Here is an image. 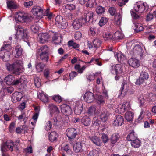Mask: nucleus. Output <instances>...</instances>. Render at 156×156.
I'll return each instance as SVG.
<instances>
[{"mask_svg":"<svg viewBox=\"0 0 156 156\" xmlns=\"http://www.w3.org/2000/svg\"><path fill=\"white\" fill-rule=\"evenodd\" d=\"M6 66L8 71L15 74H19L24 70L23 62L21 60H16L12 64L7 63Z\"/></svg>","mask_w":156,"mask_h":156,"instance_id":"nucleus-1","label":"nucleus"},{"mask_svg":"<svg viewBox=\"0 0 156 156\" xmlns=\"http://www.w3.org/2000/svg\"><path fill=\"white\" fill-rule=\"evenodd\" d=\"M49 107L51 116L50 119L53 121V124H55L62 121L61 117L58 115L60 112L57 107L53 104H50Z\"/></svg>","mask_w":156,"mask_h":156,"instance_id":"nucleus-2","label":"nucleus"},{"mask_svg":"<svg viewBox=\"0 0 156 156\" xmlns=\"http://www.w3.org/2000/svg\"><path fill=\"white\" fill-rule=\"evenodd\" d=\"M11 47L10 44H5L2 47L0 50V57L3 61L6 62L9 60L11 55L9 51Z\"/></svg>","mask_w":156,"mask_h":156,"instance_id":"nucleus-3","label":"nucleus"},{"mask_svg":"<svg viewBox=\"0 0 156 156\" xmlns=\"http://www.w3.org/2000/svg\"><path fill=\"white\" fill-rule=\"evenodd\" d=\"M15 29L16 37L17 38H22L23 41H26L28 38L27 34V30L19 25H16Z\"/></svg>","mask_w":156,"mask_h":156,"instance_id":"nucleus-4","label":"nucleus"},{"mask_svg":"<svg viewBox=\"0 0 156 156\" xmlns=\"http://www.w3.org/2000/svg\"><path fill=\"white\" fill-rule=\"evenodd\" d=\"M149 6L146 2H138L134 5L133 10L138 13H144L148 10Z\"/></svg>","mask_w":156,"mask_h":156,"instance_id":"nucleus-5","label":"nucleus"},{"mask_svg":"<svg viewBox=\"0 0 156 156\" xmlns=\"http://www.w3.org/2000/svg\"><path fill=\"white\" fill-rule=\"evenodd\" d=\"M48 48L46 46L41 47L37 50V54L40 56V58L42 60L47 62L48 59Z\"/></svg>","mask_w":156,"mask_h":156,"instance_id":"nucleus-6","label":"nucleus"},{"mask_svg":"<svg viewBox=\"0 0 156 156\" xmlns=\"http://www.w3.org/2000/svg\"><path fill=\"white\" fill-rule=\"evenodd\" d=\"M111 71L113 74L116 75L115 79L117 80L119 79L120 74L123 72V68L121 64L113 65L112 66Z\"/></svg>","mask_w":156,"mask_h":156,"instance_id":"nucleus-7","label":"nucleus"},{"mask_svg":"<svg viewBox=\"0 0 156 156\" xmlns=\"http://www.w3.org/2000/svg\"><path fill=\"white\" fill-rule=\"evenodd\" d=\"M28 17L27 14L24 12H17L15 16V20L16 22H26L28 20Z\"/></svg>","mask_w":156,"mask_h":156,"instance_id":"nucleus-8","label":"nucleus"},{"mask_svg":"<svg viewBox=\"0 0 156 156\" xmlns=\"http://www.w3.org/2000/svg\"><path fill=\"white\" fill-rule=\"evenodd\" d=\"M78 129L74 128H68L66 132V134L69 140L71 141L74 139L78 132Z\"/></svg>","mask_w":156,"mask_h":156,"instance_id":"nucleus-9","label":"nucleus"},{"mask_svg":"<svg viewBox=\"0 0 156 156\" xmlns=\"http://www.w3.org/2000/svg\"><path fill=\"white\" fill-rule=\"evenodd\" d=\"M14 146L13 142L11 140H8L6 141L5 143H4L2 144L1 146V150L3 153L5 152L8 150L12 151L13 150Z\"/></svg>","mask_w":156,"mask_h":156,"instance_id":"nucleus-10","label":"nucleus"},{"mask_svg":"<svg viewBox=\"0 0 156 156\" xmlns=\"http://www.w3.org/2000/svg\"><path fill=\"white\" fill-rule=\"evenodd\" d=\"M31 12L34 17L39 19L42 17L43 16V10L39 6H34L31 10Z\"/></svg>","mask_w":156,"mask_h":156,"instance_id":"nucleus-11","label":"nucleus"},{"mask_svg":"<svg viewBox=\"0 0 156 156\" xmlns=\"http://www.w3.org/2000/svg\"><path fill=\"white\" fill-rule=\"evenodd\" d=\"M130 107L129 103L128 102H124L119 104L116 108L115 112L120 114L123 113L125 111Z\"/></svg>","mask_w":156,"mask_h":156,"instance_id":"nucleus-12","label":"nucleus"},{"mask_svg":"<svg viewBox=\"0 0 156 156\" xmlns=\"http://www.w3.org/2000/svg\"><path fill=\"white\" fill-rule=\"evenodd\" d=\"M55 24L58 27L64 29L67 27V23L65 20H63L62 16H58L55 19Z\"/></svg>","mask_w":156,"mask_h":156,"instance_id":"nucleus-13","label":"nucleus"},{"mask_svg":"<svg viewBox=\"0 0 156 156\" xmlns=\"http://www.w3.org/2000/svg\"><path fill=\"white\" fill-rule=\"evenodd\" d=\"M62 112L66 115H69L72 113V110L71 107L66 104H63L60 106Z\"/></svg>","mask_w":156,"mask_h":156,"instance_id":"nucleus-14","label":"nucleus"},{"mask_svg":"<svg viewBox=\"0 0 156 156\" xmlns=\"http://www.w3.org/2000/svg\"><path fill=\"white\" fill-rule=\"evenodd\" d=\"M83 98L84 101L88 103L93 102L95 98H97L94 94L90 92H86L84 95Z\"/></svg>","mask_w":156,"mask_h":156,"instance_id":"nucleus-15","label":"nucleus"},{"mask_svg":"<svg viewBox=\"0 0 156 156\" xmlns=\"http://www.w3.org/2000/svg\"><path fill=\"white\" fill-rule=\"evenodd\" d=\"M83 106V104L80 101H76L73 106L74 112L76 114L79 115L82 110Z\"/></svg>","mask_w":156,"mask_h":156,"instance_id":"nucleus-16","label":"nucleus"},{"mask_svg":"<svg viewBox=\"0 0 156 156\" xmlns=\"http://www.w3.org/2000/svg\"><path fill=\"white\" fill-rule=\"evenodd\" d=\"M128 63L131 67L134 69L138 68L140 66V61L137 58H130L128 61Z\"/></svg>","mask_w":156,"mask_h":156,"instance_id":"nucleus-17","label":"nucleus"},{"mask_svg":"<svg viewBox=\"0 0 156 156\" xmlns=\"http://www.w3.org/2000/svg\"><path fill=\"white\" fill-rule=\"evenodd\" d=\"M124 119L121 115H119L115 116L114 120L112 122L114 126H120L123 123Z\"/></svg>","mask_w":156,"mask_h":156,"instance_id":"nucleus-18","label":"nucleus"},{"mask_svg":"<svg viewBox=\"0 0 156 156\" xmlns=\"http://www.w3.org/2000/svg\"><path fill=\"white\" fill-rule=\"evenodd\" d=\"M81 19H76L74 20L72 24V26L76 30H78L80 28L83 24L85 23Z\"/></svg>","mask_w":156,"mask_h":156,"instance_id":"nucleus-19","label":"nucleus"},{"mask_svg":"<svg viewBox=\"0 0 156 156\" xmlns=\"http://www.w3.org/2000/svg\"><path fill=\"white\" fill-rule=\"evenodd\" d=\"M102 93L103 95V97L101 95H98L97 98L98 102L100 104L104 103H105L104 98H108L107 92L105 89L103 90Z\"/></svg>","mask_w":156,"mask_h":156,"instance_id":"nucleus-20","label":"nucleus"},{"mask_svg":"<svg viewBox=\"0 0 156 156\" xmlns=\"http://www.w3.org/2000/svg\"><path fill=\"white\" fill-rule=\"evenodd\" d=\"M38 36L41 42L42 43H44L48 41L50 38L49 35L47 33L40 34Z\"/></svg>","mask_w":156,"mask_h":156,"instance_id":"nucleus-21","label":"nucleus"},{"mask_svg":"<svg viewBox=\"0 0 156 156\" xmlns=\"http://www.w3.org/2000/svg\"><path fill=\"white\" fill-rule=\"evenodd\" d=\"M112 54H114V57L117 59L118 61L122 63L123 61L126 59L125 56L121 52H114V51L112 52Z\"/></svg>","mask_w":156,"mask_h":156,"instance_id":"nucleus-22","label":"nucleus"},{"mask_svg":"<svg viewBox=\"0 0 156 156\" xmlns=\"http://www.w3.org/2000/svg\"><path fill=\"white\" fill-rule=\"evenodd\" d=\"M93 13L92 12H87L85 16L82 19L84 23L88 21H92L93 20Z\"/></svg>","mask_w":156,"mask_h":156,"instance_id":"nucleus-23","label":"nucleus"},{"mask_svg":"<svg viewBox=\"0 0 156 156\" xmlns=\"http://www.w3.org/2000/svg\"><path fill=\"white\" fill-rule=\"evenodd\" d=\"M23 50L21 46L19 45H17L13 51V53L16 57H18L22 55Z\"/></svg>","mask_w":156,"mask_h":156,"instance_id":"nucleus-24","label":"nucleus"},{"mask_svg":"<svg viewBox=\"0 0 156 156\" xmlns=\"http://www.w3.org/2000/svg\"><path fill=\"white\" fill-rule=\"evenodd\" d=\"M38 97L40 100L44 103H46L48 101V96L43 92L41 91V93L39 92L38 94Z\"/></svg>","mask_w":156,"mask_h":156,"instance_id":"nucleus-25","label":"nucleus"},{"mask_svg":"<svg viewBox=\"0 0 156 156\" xmlns=\"http://www.w3.org/2000/svg\"><path fill=\"white\" fill-rule=\"evenodd\" d=\"M15 80V77L12 75H9L5 78L4 81L7 85H12L14 81Z\"/></svg>","mask_w":156,"mask_h":156,"instance_id":"nucleus-26","label":"nucleus"},{"mask_svg":"<svg viewBox=\"0 0 156 156\" xmlns=\"http://www.w3.org/2000/svg\"><path fill=\"white\" fill-rule=\"evenodd\" d=\"M23 95L22 94L21 92H16L14 93L12 95V100L14 101H20L22 98Z\"/></svg>","mask_w":156,"mask_h":156,"instance_id":"nucleus-27","label":"nucleus"},{"mask_svg":"<svg viewBox=\"0 0 156 156\" xmlns=\"http://www.w3.org/2000/svg\"><path fill=\"white\" fill-rule=\"evenodd\" d=\"M90 139L95 145L97 146L101 145V142L100 139L97 136H90Z\"/></svg>","mask_w":156,"mask_h":156,"instance_id":"nucleus-28","label":"nucleus"},{"mask_svg":"<svg viewBox=\"0 0 156 156\" xmlns=\"http://www.w3.org/2000/svg\"><path fill=\"white\" fill-rule=\"evenodd\" d=\"M129 87L126 83H123L121 88V93L120 95L122 97H124L126 94L128 92L129 90Z\"/></svg>","mask_w":156,"mask_h":156,"instance_id":"nucleus-29","label":"nucleus"},{"mask_svg":"<svg viewBox=\"0 0 156 156\" xmlns=\"http://www.w3.org/2000/svg\"><path fill=\"white\" fill-rule=\"evenodd\" d=\"M73 149L76 152H78L82 151L81 143L79 142L75 143L73 146Z\"/></svg>","mask_w":156,"mask_h":156,"instance_id":"nucleus-30","label":"nucleus"},{"mask_svg":"<svg viewBox=\"0 0 156 156\" xmlns=\"http://www.w3.org/2000/svg\"><path fill=\"white\" fill-rule=\"evenodd\" d=\"M101 76L100 72H97L95 74L93 73H90L89 75L87 76V80L89 81H91L94 80L95 77Z\"/></svg>","mask_w":156,"mask_h":156,"instance_id":"nucleus-31","label":"nucleus"},{"mask_svg":"<svg viewBox=\"0 0 156 156\" xmlns=\"http://www.w3.org/2000/svg\"><path fill=\"white\" fill-rule=\"evenodd\" d=\"M133 116V113L130 111L126 112L125 114V119L129 122H131L132 121Z\"/></svg>","mask_w":156,"mask_h":156,"instance_id":"nucleus-32","label":"nucleus"},{"mask_svg":"<svg viewBox=\"0 0 156 156\" xmlns=\"http://www.w3.org/2000/svg\"><path fill=\"white\" fill-rule=\"evenodd\" d=\"M58 136V134L55 131L52 132L49 136V139L51 142L54 141L56 140Z\"/></svg>","mask_w":156,"mask_h":156,"instance_id":"nucleus-33","label":"nucleus"},{"mask_svg":"<svg viewBox=\"0 0 156 156\" xmlns=\"http://www.w3.org/2000/svg\"><path fill=\"white\" fill-rule=\"evenodd\" d=\"M52 41L56 44H59L61 41V36L58 34H56L54 35L52 38Z\"/></svg>","mask_w":156,"mask_h":156,"instance_id":"nucleus-34","label":"nucleus"},{"mask_svg":"<svg viewBox=\"0 0 156 156\" xmlns=\"http://www.w3.org/2000/svg\"><path fill=\"white\" fill-rule=\"evenodd\" d=\"M119 138V135L117 133L112 134L111 137V140L112 144H115Z\"/></svg>","mask_w":156,"mask_h":156,"instance_id":"nucleus-35","label":"nucleus"},{"mask_svg":"<svg viewBox=\"0 0 156 156\" xmlns=\"http://www.w3.org/2000/svg\"><path fill=\"white\" fill-rule=\"evenodd\" d=\"M114 22L117 25L120 24L121 22L122 15L118 13L114 17Z\"/></svg>","mask_w":156,"mask_h":156,"instance_id":"nucleus-36","label":"nucleus"},{"mask_svg":"<svg viewBox=\"0 0 156 156\" xmlns=\"http://www.w3.org/2000/svg\"><path fill=\"white\" fill-rule=\"evenodd\" d=\"M131 145L133 147L139 148L141 145V142L139 140L136 139L131 142Z\"/></svg>","mask_w":156,"mask_h":156,"instance_id":"nucleus-37","label":"nucleus"},{"mask_svg":"<svg viewBox=\"0 0 156 156\" xmlns=\"http://www.w3.org/2000/svg\"><path fill=\"white\" fill-rule=\"evenodd\" d=\"M81 122L82 123L86 126L89 125L90 123V119L88 116H85L83 117L82 119Z\"/></svg>","mask_w":156,"mask_h":156,"instance_id":"nucleus-38","label":"nucleus"},{"mask_svg":"<svg viewBox=\"0 0 156 156\" xmlns=\"http://www.w3.org/2000/svg\"><path fill=\"white\" fill-rule=\"evenodd\" d=\"M96 106H92L89 108L88 110V113L90 115H92L95 114L98 115V113L97 112H96Z\"/></svg>","mask_w":156,"mask_h":156,"instance_id":"nucleus-39","label":"nucleus"},{"mask_svg":"<svg viewBox=\"0 0 156 156\" xmlns=\"http://www.w3.org/2000/svg\"><path fill=\"white\" fill-rule=\"evenodd\" d=\"M93 43L94 45V48L97 49L100 47L101 44V41L98 38H96L93 40Z\"/></svg>","mask_w":156,"mask_h":156,"instance_id":"nucleus-40","label":"nucleus"},{"mask_svg":"<svg viewBox=\"0 0 156 156\" xmlns=\"http://www.w3.org/2000/svg\"><path fill=\"white\" fill-rule=\"evenodd\" d=\"M136 133L134 132H131L127 137V139L128 141H132L133 140L136 139Z\"/></svg>","mask_w":156,"mask_h":156,"instance_id":"nucleus-41","label":"nucleus"},{"mask_svg":"<svg viewBox=\"0 0 156 156\" xmlns=\"http://www.w3.org/2000/svg\"><path fill=\"white\" fill-rule=\"evenodd\" d=\"M31 29L34 33L37 32L39 29V23H37L32 25L31 27Z\"/></svg>","mask_w":156,"mask_h":156,"instance_id":"nucleus-42","label":"nucleus"},{"mask_svg":"<svg viewBox=\"0 0 156 156\" xmlns=\"http://www.w3.org/2000/svg\"><path fill=\"white\" fill-rule=\"evenodd\" d=\"M135 27L134 30L137 32L142 31L143 30V27L140 24L138 23H135L134 24Z\"/></svg>","mask_w":156,"mask_h":156,"instance_id":"nucleus-43","label":"nucleus"},{"mask_svg":"<svg viewBox=\"0 0 156 156\" xmlns=\"http://www.w3.org/2000/svg\"><path fill=\"white\" fill-rule=\"evenodd\" d=\"M44 67V65L41 63H37L36 65V69L38 72H42Z\"/></svg>","mask_w":156,"mask_h":156,"instance_id":"nucleus-44","label":"nucleus"},{"mask_svg":"<svg viewBox=\"0 0 156 156\" xmlns=\"http://www.w3.org/2000/svg\"><path fill=\"white\" fill-rule=\"evenodd\" d=\"M140 77L145 81L148 79L149 76L147 73L144 71L140 73Z\"/></svg>","mask_w":156,"mask_h":156,"instance_id":"nucleus-45","label":"nucleus"},{"mask_svg":"<svg viewBox=\"0 0 156 156\" xmlns=\"http://www.w3.org/2000/svg\"><path fill=\"white\" fill-rule=\"evenodd\" d=\"M7 4L8 7L11 9H16L17 7L16 5L12 1H8Z\"/></svg>","mask_w":156,"mask_h":156,"instance_id":"nucleus-46","label":"nucleus"},{"mask_svg":"<svg viewBox=\"0 0 156 156\" xmlns=\"http://www.w3.org/2000/svg\"><path fill=\"white\" fill-rule=\"evenodd\" d=\"M96 5V3L95 0H88L86 4V6L87 7L91 8L93 7Z\"/></svg>","mask_w":156,"mask_h":156,"instance_id":"nucleus-47","label":"nucleus"},{"mask_svg":"<svg viewBox=\"0 0 156 156\" xmlns=\"http://www.w3.org/2000/svg\"><path fill=\"white\" fill-rule=\"evenodd\" d=\"M108 21V19L106 17H101L99 21V25L102 27Z\"/></svg>","mask_w":156,"mask_h":156,"instance_id":"nucleus-48","label":"nucleus"},{"mask_svg":"<svg viewBox=\"0 0 156 156\" xmlns=\"http://www.w3.org/2000/svg\"><path fill=\"white\" fill-rule=\"evenodd\" d=\"M96 11L98 14H102L104 12L105 9L102 6H97L96 8Z\"/></svg>","mask_w":156,"mask_h":156,"instance_id":"nucleus-49","label":"nucleus"},{"mask_svg":"<svg viewBox=\"0 0 156 156\" xmlns=\"http://www.w3.org/2000/svg\"><path fill=\"white\" fill-rule=\"evenodd\" d=\"M107 112H104L102 113L100 115V118L103 122L106 121L107 120Z\"/></svg>","mask_w":156,"mask_h":156,"instance_id":"nucleus-50","label":"nucleus"},{"mask_svg":"<svg viewBox=\"0 0 156 156\" xmlns=\"http://www.w3.org/2000/svg\"><path fill=\"white\" fill-rule=\"evenodd\" d=\"M44 15L45 16H47L49 20H51L53 16L52 13L49 12V9L48 8L47 9L45 12Z\"/></svg>","mask_w":156,"mask_h":156,"instance_id":"nucleus-51","label":"nucleus"},{"mask_svg":"<svg viewBox=\"0 0 156 156\" xmlns=\"http://www.w3.org/2000/svg\"><path fill=\"white\" fill-rule=\"evenodd\" d=\"M115 38L117 39H122L123 38L124 35L119 31H116L115 34Z\"/></svg>","mask_w":156,"mask_h":156,"instance_id":"nucleus-52","label":"nucleus"},{"mask_svg":"<svg viewBox=\"0 0 156 156\" xmlns=\"http://www.w3.org/2000/svg\"><path fill=\"white\" fill-rule=\"evenodd\" d=\"M135 53L138 54L141 53L142 52V50L140 46L139 45H136L133 48Z\"/></svg>","mask_w":156,"mask_h":156,"instance_id":"nucleus-53","label":"nucleus"},{"mask_svg":"<svg viewBox=\"0 0 156 156\" xmlns=\"http://www.w3.org/2000/svg\"><path fill=\"white\" fill-rule=\"evenodd\" d=\"M138 102L140 106H142L145 102V99L142 95H140L138 98Z\"/></svg>","mask_w":156,"mask_h":156,"instance_id":"nucleus-54","label":"nucleus"},{"mask_svg":"<svg viewBox=\"0 0 156 156\" xmlns=\"http://www.w3.org/2000/svg\"><path fill=\"white\" fill-rule=\"evenodd\" d=\"M34 81L35 85L37 87H39L41 86V82L40 80L37 77H35L34 78Z\"/></svg>","mask_w":156,"mask_h":156,"instance_id":"nucleus-55","label":"nucleus"},{"mask_svg":"<svg viewBox=\"0 0 156 156\" xmlns=\"http://www.w3.org/2000/svg\"><path fill=\"white\" fill-rule=\"evenodd\" d=\"M99 154L98 151L94 150L90 151L87 156H98Z\"/></svg>","mask_w":156,"mask_h":156,"instance_id":"nucleus-56","label":"nucleus"},{"mask_svg":"<svg viewBox=\"0 0 156 156\" xmlns=\"http://www.w3.org/2000/svg\"><path fill=\"white\" fill-rule=\"evenodd\" d=\"M103 38L105 40H108L112 39L113 38V36L112 34L109 33H107L103 35Z\"/></svg>","mask_w":156,"mask_h":156,"instance_id":"nucleus-57","label":"nucleus"},{"mask_svg":"<svg viewBox=\"0 0 156 156\" xmlns=\"http://www.w3.org/2000/svg\"><path fill=\"white\" fill-rule=\"evenodd\" d=\"M20 83L21 85L23 86L26 85L27 83V81L26 78L24 76H21L19 79Z\"/></svg>","mask_w":156,"mask_h":156,"instance_id":"nucleus-58","label":"nucleus"},{"mask_svg":"<svg viewBox=\"0 0 156 156\" xmlns=\"http://www.w3.org/2000/svg\"><path fill=\"white\" fill-rule=\"evenodd\" d=\"M131 14L132 16V18L133 20H138L139 19L140 16L136 13L134 12V11L132 10L131 11Z\"/></svg>","mask_w":156,"mask_h":156,"instance_id":"nucleus-59","label":"nucleus"},{"mask_svg":"<svg viewBox=\"0 0 156 156\" xmlns=\"http://www.w3.org/2000/svg\"><path fill=\"white\" fill-rule=\"evenodd\" d=\"M53 100L56 102L60 103L62 101V98L58 95H54L53 97Z\"/></svg>","mask_w":156,"mask_h":156,"instance_id":"nucleus-60","label":"nucleus"},{"mask_svg":"<svg viewBox=\"0 0 156 156\" xmlns=\"http://www.w3.org/2000/svg\"><path fill=\"white\" fill-rule=\"evenodd\" d=\"M75 6L74 5L71 4H67L65 6V9L69 10H72L75 9Z\"/></svg>","mask_w":156,"mask_h":156,"instance_id":"nucleus-61","label":"nucleus"},{"mask_svg":"<svg viewBox=\"0 0 156 156\" xmlns=\"http://www.w3.org/2000/svg\"><path fill=\"white\" fill-rule=\"evenodd\" d=\"M145 81L143 80L142 78H141L140 77L139 78L136 80L135 84L137 85H140L143 84Z\"/></svg>","mask_w":156,"mask_h":156,"instance_id":"nucleus-62","label":"nucleus"},{"mask_svg":"<svg viewBox=\"0 0 156 156\" xmlns=\"http://www.w3.org/2000/svg\"><path fill=\"white\" fill-rule=\"evenodd\" d=\"M154 16L153 14L149 13L146 16V20L147 21H149L153 19Z\"/></svg>","mask_w":156,"mask_h":156,"instance_id":"nucleus-63","label":"nucleus"},{"mask_svg":"<svg viewBox=\"0 0 156 156\" xmlns=\"http://www.w3.org/2000/svg\"><path fill=\"white\" fill-rule=\"evenodd\" d=\"M101 139L103 142L104 143H106L109 140L108 136L104 134L102 135L101 136Z\"/></svg>","mask_w":156,"mask_h":156,"instance_id":"nucleus-64","label":"nucleus"}]
</instances>
